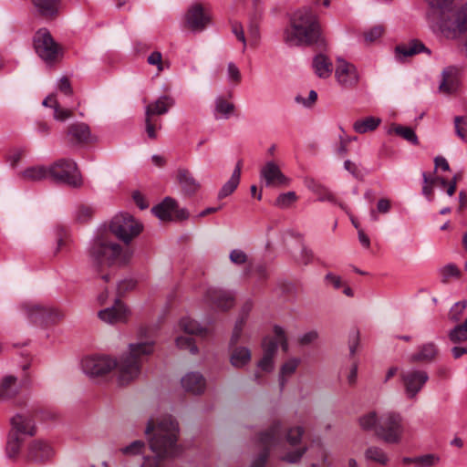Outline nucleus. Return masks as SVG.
Wrapping results in <instances>:
<instances>
[{"mask_svg":"<svg viewBox=\"0 0 467 467\" xmlns=\"http://www.w3.org/2000/svg\"><path fill=\"white\" fill-rule=\"evenodd\" d=\"M247 256L244 252L234 249L230 253V260L236 265H243L246 262Z\"/></svg>","mask_w":467,"mask_h":467,"instance_id":"63","label":"nucleus"},{"mask_svg":"<svg viewBox=\"0 0 467 467\" xmlns=\"http://www.w3.org/2000/svg\"><path fill=\"white\" fill-rule=\"evenodd\" d=\"M384 33V27L380 25L374 26L363 32V41L366 45L377 43Z\"/></svg>","mask_w":467,"mask_h":467,"instance_id":"46","label":"nucleus"},{"mask_svg":"<svg viewBox=\"0 0 467 467\" xmlns=\"http://www.w3.org/2000/svg\"><path fill=\"white\" fill-rule=\"evenodd\" d=\"M421 52L430 53V50L423 43L418 40H412L407 44L399 45L395 48L396 57L399 60H403L406 57H412Z\"/></svg>","mask_w":467,"mask_h":467,"instance_id":"26","label":"nucleus"},{"mask_svg":"<svg viewBox=\"0 0 467 467\" xmlns=\"http://www.w3.org/2000/svg\"><path fill=\"white\" fill-rule=\"evenodd\" d=\"M24 156L25 150L15 149L8 153L6 161L12 168H16Z\"/></svg>","mask_w":467,"mask_h":467,"instance_id":"56","label":"nucleus"},{"mask_svg":"<svg viewBox=\"0 0 467 467\" xmlns=\"http://www.w3.org/2000/svg\"><path fill=\"white\" fill-rule=\"evenodd\" d=\"M54 455L55 450L47 440L35 439L26 446V457L29 462L44 463L50 461Z\"/></svg>","mask_w":467,"mask_h":467,"instance_id":"12","label":"nucleus"},{"mask_svg":"<svg viewBox=\"0 0 467 467\" xmlns=\"http://www.w3.org/2000/svg\"><path fill=\"white\" fill-rule=\"evenodd\" d=\"M176 345L179 348L188 349L192 354L198 352V348L189 335L178 337L176 338Z\"/></svg>","mask_w":467,"mask_h":467,"instance_id":"51","label":"nucleus"},{"mask_svg":"<svg viewBox=\"0 0 467 467\" xmlns=\"http://www.w3.org/2000/svg\"><path fill=\"white\" fill-rule=\"evenodd\" d=\"M178 180L183 191L188 194L196 192L200 187L199 182H196L188 170L180 169L178 171Z\"/></svg>","mask_w":467,"mask_h":467,"instance_id":"36","label":"nucleus"},{"mask_svg":"<svg viewBox=\"0 0 467 467\" xmlns=\"http://www.w3.org/2000/svg\"><path fill=\"white\" fill-rule=\"evenodd\" d=\"M335 78L337 84L344 88H354L359 82L357 67L343 58H337V60Z\"/></svg>","mask_w":467,"mask_h":467,"instance_id":"13","label":"nucleus"},{"mask_svg":"<svg viewBox=\"0 0 467 467\" xmlns=\"http://www.w3.org/2000/svg\"><path fill=\"white\" fill-rule=\"evenodd\" d=\"M274 358V356L264 354L258 361L257 367L265 372H271L275 367Z\"/></svg>","mask_w":467,"mask_h":467,"instance_id":"58","label":"nucleus"},{"mask_svg":"<svg viewBox=\"0 0 467 467\" xmlns=\"http://www.w3.org/2000/svg\"><path fill=\"white\" fill-rule=\"evenodd\" d=\"M224 95H217L212 105V114L216 120L229 119L235 110L234 104Z\"/></svg>","mask_w":467,"mask_h":467,"instance_id":"18","label":"nucleus"},{"mask_svg":"<svg viewBox=\"0 0 467 467\" xmlns=\"http://www.w3.org/2000/svg\"><path fill=\"white\" fill-rule=\"evenodd\" d=\"M34 47L39 57L47 64L56 62L61 55L60 47L47 29H39L36 33Z\"/></svg>","mask_w":467,"mask_h":467,"instance_id":"9","label":"nucleus"},{"mask_svg":"<svg viewBox=\"0 0 467 467\" xmlns=\"http://www.w3.org/2000/svg\"><path fill=\"white\" fill-rule=\"evenodd\" d=\"M145 126L148 137L150 139H155L157 137L156 129L161 127L158 119L153 117L145 115Z\"/></svg>","mask_w":467,"mask_h":467,"instance_id":"55","label":"nucleus"},{"mask_svg":"<svg viewBox=\"0 0 467 467\" xmlns=\"http://www.w3.org/2000/svg\"><path fill=\"white\" fill-rule=\"evenodd\" d=\"M441 456L437 453L418 455L416 467H435L441 462Z\"/></svg>","mask_w":467,"mask_h":467,"instance_id":"48","label":"nucleus"},{"mask_svg":"<svg viewBox=\"0 0 467 467\" xmlns=\"http://www.w3.org/2000/svg\"><path fill=\"white\" fill-rule=\"evenodd\" d=\"M303 434L304 429L302 427L290 428L286 432L285 441L295 448L286 450L284 447L283 424L279 420H273L270 426L257 436L256 441L263 451L252 462L250 467H266L269 452L279 449L283 450L279 456L281 461L288 463L298 462L307 451L306 446L297 447Z\"/></svg>","mask_w":467,"mask_h":467,"instance_id":"4","label":"nucleus"},{"mask_svg":"<svg viewBox=\"0 0 467 467\" xmlns=\"http://www.w3.org/2000/svg\"><path fill=\"white\" fill-rule=\"evenodd\" d=\"M313 67H314L315 73L319 78H328L333 71L331 61L328 59V57H327L323 54L317 55L314 57Z\"/></svg>","mask_w":467,"mask_h":467,"instance_id":"33","label":"nucleus"},{"mask_svg":"<svg viewBox=\"0 0 467 467\" xmlns=\"http://www.w3.org/2000/svg\"><path fill=\"white\" fill-rule=\"evenodd\" d=\"M185 26L193 33L204 31L212 23L208 6L201 3L192 4L184 14Z\"/></svg>","mask_w":467,"mask_h":467,"instance_id":"10","label":"nucleus"},{"mask_svg":"<svg viewBox=\"0 0 467 467\" xmlns=\"http://www.w3.org/2000/svg\"><path fill=\"white\" fill-rule=\"evenodd\" d=\"M151 211L161 221H172L176 212V201L166 197L161 203L154 206Z\"/></svg>","mask_w":467,"mask_h":467,"instance_id":"27","label":"nucleus"},{"mask_svg":"<svg viewBox=\"0 0 467 467\" xmlns=\"http://www.w3.org/2000/svg\"><path fill=\"white\" fill-rule=\"evenodd\" d=\"M34 5L41 16L49 17L58 11L59 0H33Z\"/></svg>","mask_w":467,"mask_h":467,"instance_id":"38","label":"nucleus"},{"mask_svg":"<svg viewBox=\"0 0 467 467\" xmlns=\"http://www.w3.org/2000/svg\"><path fill=\"white\" fill-rule=\"evenodd\" d=\"M300 362L299 358H291L281 366L278 378L281 389L285 387L287 379L296 371Z\"/></svg>","mask_w":467,"mask_h":467,"instance_id":"34","label":"nucleus"},{"mask_svg":"<svg viewBox=\"0 0 467 467\" xmlns=\"http://www.w3.org/2000/svg\"><path fill=\"white\" fill-rule=\"evenodd\" d=\"M49 174L57 181L71 187L82 185V178L77 164L71 160H59L49 167Z\"/></svg>","mask_w":467,"mask_h":467,"instance_id":"8","label":"nucleus"},{"mask_svg":"<svg viewBox=\"0 0 467 467\" xmlns=\"http://www.w3.org/2000/svg\"><path fill=\"white\" fill-rule=\"evenodd\" d=\"M314 458L317 461L315 463H319L320 467H330L332 465L329 452L327 449L320 442L313 443L310 446Z\"/></svg>","mask_w":467,"mask_h":467,"instance_id":"37","label":"nucleus"},{"mask_svg":"<svg viewBox=\"0 0 467 467\" xmlns=\"http://www.w3.org/2000/svg\"><path fill=\"white\" fill-rule=\"evenodd\" d=\"M130 315V309L119 299H116L113 306L98 313V317L102 322L110 325L127 322Z\"/></svg>","mask_w":467,"mask_h":467,"instance_id":"15","label":"nucleus"},{"mask_svg":"<svg viewBox=\"0 0 467 467\" xmlns=\"http://www.w3.org/2000/svg\"><path fill=\"white\" fill-rule=\"evenodd\" d=\"M454 124L457 135L467 142V118L456 117L454 119Z\"/></svg>","mask_w":467,"mask_h":467,"instance_id":"54","label":"nucleus"},{"mask_svg":"<svg viewBox=\"0 0 467 467\" xmlns=\"http://www.w3.org/2000/svg\"><path fill=\"white\" fill-rule=\"evenodd\" d=\"M43 311L45 314L43 325H54L65 317L64 312L57 307L46 306V310Z\"/></svg>","mask_w":467,"mask_h":467,"instance_id":"44","label":"nucleus"},{"mask_svg":"<svg viewBox=\"0 0 467 467\" xmlns=\"http://www.w3.org/2000/svg\"><path fill=\"white\" fill-rule=\"evenodd\" d=\"M403 433L404 426L400 414L388 411L379 416V423L376 429L379 439L389 444H399L402 441Z\"/></svg>","mask_w":467,"mask_h":467,"instance_id":"7","label":"nucleus"},{"mask_svg":"<svg viewBox=\"0 0 467 467\" xmlns=\"http://www.w3.org/2000/svg\"><path fill=\"white\" fill-rule=\"evenodd\" d=\"M141 230V223L130 213L116 214L112 218L109 229H99L90 241L88 249L90 264L96 269L127 264L132 252L129 248L123 249L119 244L112 241L111 234L129 244L140 234Z\"/></svg>","mask_w":467,"mask_h":467,"instance_id":"1","label":"nucleus"},{"mask_svg":"<svg viewBox=\"0 0 467 467\" xmlns=\"http://www.w3.org/2000/svg\"><path fill=\"white\" fill-rule=\"evenodd\" d=\"M227 78L229 81L234 82L235 84L241 81V72L238 67L233 62H230L227 65Z\"/></svg>","mask_w":467,"mask_h":467,"instance_id":"59","label":"nucleus"},{"mask_svg":"<svg viewBox=\"0 0 467 467\" xmlns=\"http://www.w3.org/2000/svg\"><path fill=\"white\" fill-rule=\"evenodd\" d=\"M392 131L414 145H417L419 143V140H418L416 133L410 127H404L401 125H394L389 130V132H392Z\"/></svg>","mask_w":467,"mask_h":467,"instance_id":"45","label":"nucleus"},{"mask_svg":"<svg viewBox=\"0 0 467 467\" xmlns=\"http://www.w3.org/2000/svg\"><path fill=\"white\" fill-rule=\"evenodd\" d=\"M466 306H467V301H465V300L456 302L451 307V309L448 313L449 320L451 322H455V323L459 322L462 317V315L464 313Z\"/></svg>","mask_w":467,"mask_h":467,"instance_id":"50","label":"nucleus"},{"mask_svg":"<svg viewBox=\"0 0 467 467\" xmlns=\"http://www.w3.org/2000/svg\"><path fill=\"white\" fill-rule=\"evenodd\" d=\"M21 384L14 375H5L0 379V400H8L20 391Z\"/></svg>","mask_w":467,"mask_h":467,"instance_id":"22","label":"nucleus"},{"mask_svg":"<svg viewBox=\"0 0 467 467\" xmlns=\"http://www.w3.org/2000/svg\"><path fill=\"white\" fill-rule=\"evenodd\" d=\"M174 105V99L169 95H162L154 102L150 103L145 108V115L153 117L156 115L166 114Z\"/></svg>","mask_w":467,"mask_h":467,"instance_id":"24","label":"nucleus"},{"mask_svg":"<svg viewBox=\"0 0 467 467\" xmlns=\"http://www.w3.org/2000/svg\"><path fill=\"white\" fill-rule=\"evenodd\" d=\"M20 309L31 323L43 325L45 314L42 310H46V306L35 302H24Z\"/></svg>","mask_w":467,"mask_h":467,"instance_id":"25","label":"nucleus"},{"mask_svg":"<svg viewBox=\"0 0 467 467\" xmlns=\"http://www.w3.org/2000/svg\"><path fill=\"white\" fill-rule=\"evenodd\" d=\"M135 286H136V282L133 279H131V278L124 279L118 283L117 292L120 296V295L125 294L128 291L132 290Z\"/></svg>","mask_w":467,"mask_h":467,"instance_id":"61","label":"nucleus"},{"mask_svg":"<svg viewBox=\"0 0 467 467\" xmlns=\"http://www.w3.org/2000/svg\"><path fill=\"white\" fill-rule=\"evenodd\" d=\"M24 442L23 437H19L14 432H9L7 436L5 452L8 458H16L21 450Z\"/></svg>","mask_w":467,"mask_h":467,"instance_id":"39","label":"nucleus"},{"mask_svg":"<svg viewBox=\"0 0 467 467\" xmlns=\"http://www.w3.org/2000/svg\"><path fill=\"white\" fill-rule=\"evenodd\" d=\"M182 389L194 395L202 394L206 388V380L200 372H188L181 379Z\"/></svg>","mask_w":467,"mask_h":467,"instance_id":"20","label":"nucleus"},{"mask_svg":"<svg viewBox=\"0 0 467 467\" xmlns=\"http://www.w3.org/2000/svg\"><path fill=\"white\" fill-rule=\"evenodd\" d=\"M296 200V192H287L280 194L275 200V205L280 208L289 207Z\"/></svg>","mask_w":467,"mask_h":467,"instance_id":"52","label":"nucleus"},{"mask_svg":"<svg viewBox=\"0 0 467 467\" xmlns=\"http://www.w3.org/2000/svg\"><path fill=\"white\" fill-rule=\"evenodd\" d=\"M179 433L178 422L171 416L165 415L161 419L151 417L145 429L148 442L154 456H145L146 442L141 440L133 441L119 449L125 457L142 456L144 459L140 467H164L163 461L179 454L177 445Z\"/></svg>","mask_w":467,"mask_h":467,"instance_id":"2","label":"nucleus"},{"mask_svg":"<svg viewBox=\"0 0 467 467\" xmlns=\"http://www.w3.org/2000/svg\"><path fill=\"white\" fill-rule=\"evenodd\" d=\"M260 175L267 187L285 185L288 181L274 161H267L261 169Z\"/></svg>","mask_w":467,"mask_h":467,"instance_id":"19","label":"nucleus"},{"mask_svg":"<svg viewBox=\"0 0 467 467\" xmlns=\"http://www.w3.org/2000/svg\"><path fill=\"white\" fill-rule=\"evenodd\" d=\"M448 336L450 340L455 344L467 341V317L462 323L451 329Z\"/></svg>","mask_w":467,"mask_h":467,"instance_id":"42","label":"nucleus"},{"mask_svg":"<svg viewBox=\"0 0 467 467\" xmlns=\"http://www.w3.org/2000/svg\"><path fill=\"white\" fill-rule=\"evenodd\" d=\"M205 300L214 307L226 311L234 305V296L231 291L210 287L205 293Z\"/></svg>","mask_w":467,"mask_h":467,"instance_id":"16","label":"nucleus"},{"mask_svg":"<svg viewBox=\"0 0 467 467\" xmlns=\"http://www.w3.org/2000/svg\"><path fill=\"white\" fill-rule=\"evenodd\" d=\"M232 33L243 44V51H244L247 46V41L242 24L238 22H234L232 24Z\"/></svg>","mask_w":467,"mask_h":467,"instance_id":"57","label":"nucleus"},{"mask_svg":"<svg viewBox=\"0 0 467 467\" xmlns=\"http://www.w3.org/2000/svg\"><path fill=\"white\" fill-rule=\"evenodd\" d=\"M438 354V347L433 342H427L419 347L418 351L409 357L410 362H431Z\"/></svg>","mask_w":467,"mask_h":467,"instance_id":"28","label":"nucleus"},{"mask_svg":"<svg viewBox=\"0 0 467 467\" xmlns=\"http://www.w3.org/2000/svg\"><path fill=\"white\" fill-rule=\"evenodd\" d=\"M252 358L251 351L246 347H233L230 362L236 368L246 366Z\"/></svg>","mask_w":467,"mask_h":467,"instance_id":"32","label":"nucleus"},{"mask_svg":"<svg viewBox=\"0 0 467 467\" xmlns=\"http://www.w3.org/2000/svg\"><path fill=\"white\" fill-rule=\"evenodd\" d=\"M360 427L365 431H374L376 432L377 426L379 423V416L375 411H370L358 420Z\"/></svg>","mask_w":467,"mask_h":467,"instance_id":"47","label":"nucleus"},{"mask_svg":"<svg viewBox=\"0 0 467 467\" xmlns=\"http://www.w3.org/2000/svg\"><path fill=\"white\" fill-rule=\"evenodd\" d=\"M306 186L312 192H314L316 195H317V198L319 201H321V202L333 201V199H334L333 194L325 186H323L319 182H317L314 180H309L306 182Z\"/></svg>","mask_w":467,"mask_h":467,"instance_id":"41","label":"nucleus"},{"mask_svg":"<svg viewBox=\"0 0 467 467\" xmlns=\"http://www.w3.org/2000/svg\"><path fill=\"white\" fill-rule=\"evenodd\" d=\"M318 337V333L316 330H310L299 337V343L303 346L309 345L316 341Z\"/></svg>","mask_w":467,"mask_h":467,"instance_id":"62","label":"nucleus"},{"mask_svg":"<svg viewBox=\"0 0 467 467\" xmlns=\"http://www.w3.org/2000/svg\"><path fill=\"white\" fill-rule=\"evenodd\" d=\"M241 171H242V161H239L236 163L235 168H234L230 179L221 188V190L218 193L219 199H223V198L231 195L235 191V189L238 187V185L240 183Z\"/></svg>","mask_w":467,"mask_h":467,"instance_id":"31","label":"nucleus"},{"mask_svg":"<svg viewBox=\"0 0 467 467\" xmlns=\"http://www.w3.org/2000/svg\"><path fill=\"white\" fill-rule=\"evenodd\" d=\"M458 70L455 67H446L441 73V80L439 85L440 91L451 94L458 88Z\"/></svg>","mask_w":467,"mask_h":467,"instance_id":"23","label":"nucleus"},{"mask_svg":"<svg viewBox=\"0 0 467 467\" xmlns=\"http://www.w3.org/2000/svg\"><path fill=\"white\" fill-rule=\"evenodd\" d=\"M429 10L428 25L435 34L448 39H456L467 32V3L460 9L454 8V0H426Z\"/></svg>","mask_w":467,"mask_h":467,"instance_id":"5","label":"nucleus"},{"mask_svg":"<svg viewBox=\"0 0 467 467\" xmlns=\"http://www.w3.org/2000/svg\"><path fill=\"white\" fill-rule=\"evenodd\" d=\"M49 168L43 165L29 166L17 173V178L23 182H40L47 177Z\"/></svg>","mask_w":467,"mask_h":467,"instance_id":"29","label":"nucleus"},{"mask_svg":"<svg viewBox=\"0 0 467 467\" xmlns=\"http://www.w3.org/2000/svg\"><path fill=\"white\" fill-rule=\"evenodd\" d=\"M147 61L150 65L156 66L159 73L165 69L164 64L162 62V55L159 51L152 52L148 57Z\"/></svg>","mask_w":467,"mask_h":467,"instance_id":"60","label":"nucleus"},{"mask_svg":"<svg viewBox=\"0 0 467 467\" xmlns=\"http://www.w3.org/2000/svg\"><path fill=\"white\" fill-rule=\"evenodd\" d=\"M42 105L53 109V118L57 121H66L73 115L72 110L60 106L56 94L47 96Z\"/></svg>","mask_w":467,"mask_h":467,"instance_id":"30","label":"nucleus"},{"mask_svg":"<svg viewBox=\"0 0 467 467\" xmlns=\"http://www.w3.org/2000/svg\"><path fill=\"white\" fill-rule=\"evenodd\" d=\"M273 337H266L262 344L264 354L275 356L278 346H281L283 351L288 350V341L285 330L280 326L274 327Z\"/></svg>","mask_w":467,"mask_h":467,"instance_id":"17","label":"nucleus"},{"mask_svg":"<svg viewBox=\"0 0 467 467\" xmlns=\"http://www.w3.org/2000/svg\"><path fill=\"white\" fill-rule=\"evenodd\" d=\"M153 352V340H139L130 343L128 353L123 354L119 360L108 355L88 356L82 359L81 368L90 377L102 376L117 368L120 384H128L139 377L142 363Z\"/></svg>","mask_w":467,"mask_h":467,"instance_id":"3","label":"nucleus"},{"mask_svg":"<svg viewBox=\"0 0 467 467\" xmlns=\"http://www.w3.org/2000/svg\"><path fill=\"white\" fill-rule=\"evenodd\" d=\"M441 282L447 283L451 278H460L461 270L454 264H448L440 269Z\"/></svg>","mask_w":467,"mask_h":467,"instance_id":"49","label":"nucleus"},{"mask_svg":"<svg viewBox=\"0 0 467 467\" xmlns=\"http://www.w3.org/2000/svg\"><path fill=\"white\" fill-rule=\"evenodd\" d=\"M284 41L289 47L323 45L324 39L317 15L309 8L295 12L290 26L284 31Z\"/></svg>","mask_w":467,"mask_h":467,"instance_id":"6","label":"nucleus"},{"mask_svg":"<svg viewBox=\"0 0 467 467\" xmlns=\"http://www.w3.org/2000/svg\"><path fill=\"white\" fill-rule=\"evenodd\" d=\"M404 392L409 400H414L429 380L428 373L423 369L410 368L401 374Z\"/></svg>","mask_w":467,"mask_h":467,"instance_id":"11","label":"nucleus"},{"mask_svg":"<svg viewBox=\"0 0 467 467\" xmlns=\"http://www.w3.org/2000/svg\"><path fill=\"white\" fill-rule=\"evenodd\" d=\"M244 325H245V323L244 322V318L236 319L234 329H233V333L231 336V339H230L231 347H234V345H236L238 343V341L240 340L242 334H243V329H244Z\"/></svg>","mask_w":467,"mask_h":467,"instance_id":"53","label":"nucleus"},{"mask_svg":"<svg viewBox=\"0 0 467 467\" xmlns=\"http://www.w3.org/2000/svg\"><path fill=\"white\" fill-rule=\"evenodd\" d=\"M365 458L368 461H373L379 464H388L389 458L383 449L378 446H370L365 451Z\"/></svg>","mask_w":467,"mask_h":467,"instance_id":"40","label":"nucleus"},{"mask_svg":"<svg viewBox=\"0 0 467 467\" xmlns=\"http://www.w3.org/2000/svg\"><path fill=\"white\" fill-rule=\"evenodd\" d=\"M68 140L72 143H88L94 140L89 127L83 122H77L68 127L67 134Z\"/></svg>","mask_w":467,"mask_h":467,"instance_id":"21","label":"nucleus"},{"mask_svg":"<svg viewBox=\"0 0 467 467\" xmlns=\"http://www.w3.org/2000/svg\"><path fill=\"white\" fill-rule=\"evenodd\" d=\"M381 123V119L368 116L357 119L353 123V130L359 134H364L375 130Z\"/></svg>","mask_w":467,"mask_h":467,"instance_id":"35","label":"nucleus"},{"mask_svg":"<svg viewBox=\"0 0 467 467\" xmlns=\"http://www.w3.org/2000/svg\"><path fill=\"white\" fill-rule=\"evenodd\" d=\"M179 327L188 335L202 334L204 331L202 327L197 321L190 317L182 318L179 322Z\"/></svg>","mask_w":467,"mask_h":467,"instance_id":"43","label":"nucleus"},{"mask_svg":"<svg viewBox=\"0 0 467 467\" xmlns=\"http://www.w3.org/2000/svg\"><path fill=\"white\" fill-rule=\"evenodd\" d=\"M11 429L9 432H14L19 437L35 436L36 433V425L31 411L17 412L10 419Z\"/></svg>","mask_w":467,"mask_h":467,"instance_id":"14","label":"nucleus"},{"mask_svg":"<svg viewBox=\"0 0 467 467\" xmlns=\"http://www.w3.org/2000/svg\"><path fill=\"white\" fill-rule=\"evenodd\" d=\"M344 168L355 178H360L362 176L358 163L353 162L350 160H347L344 162Z\"/></svg>","mask_w":467,"mask_h":467,"instance_id":"64","label":"nucleus"}]
</instances>
